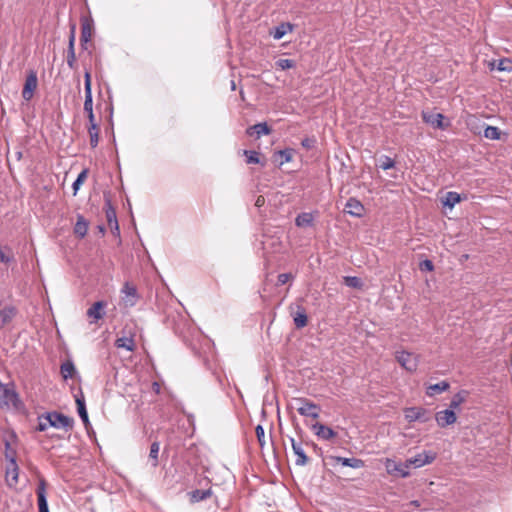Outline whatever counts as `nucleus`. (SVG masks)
<instances>
[{
  "label": "nucleus",
  "mask_w": 512,
  "mask_h": 512,
  "mask_svg": "<svg viewBox=\"0 0 512 512\" xmlns=\"http://www.w3.org/2000/svg\"><path fill=\"white\" fill-rule=\"evenodd\" d=\"M87 116H88V120H89V125L97 124V123L95 122V116H94V113L87 114Z\"/></svg>",
  "instance_id": "nucleus-55"
},
{
  "label": "nucleus",
  "mask_w": 512,
  "mask_h": 512,
  "mask_svg": "<svg viewBox=\"0 0 512 512\" xmlns=\"http://www.w3.org/2000/svg\"><path fill=\"white\" fill-rule=\"evenodd\" d=\"M385 467L388 473H397L401 477L406 478L410 475L408 461L405 463H399L392 459H387L385 462Z\"/></svg>",
  "instance_id": "nucleus-9"
},
{
  "label": "nucleus",
  "mask_w": 512,
  "mask_h": 512,
  "mask_svg": "<svg viewBox=\"0 0 512 512\" xmlns=\"http://www.w3.org/2000/svg\"><path fill=\"white\" fill-rule=\"evenodd\" d=\"M404 416L408 422H428L431 419V412L423 407H408L404 409Z\"/></svg>",
  "instance_id": "nucleus-4"
},
{
  "label": "nucleus",
  "mask_w": 512,
  "mask_h": 512,
  "mask_svg": "<svg viewBox=\"0 0 512 512\" xmlns=\"http://www.w3.org/2000/svg\"><path fill=\"white\" fill-rule=\"evenodd\" d=\"M84 111H85L87 114H91V113H93V98H92V92L85 93Z\"/></svg>",
  "instance_id": "nucleus-43"
},
{
  "label": "nucleus",
  "mask_w": 512,
  "mask_h": 512,
  "mask_svg": "<svg viewBox=\"0 0 512 512\" xmlns=\"http://www.w3.org/2000/svg\"><path fill=\"white\" fill-rule=\"evenodd\" d=\"M115 345L117 348H123L131 352L135 349V341L132 336H122L117 338Z\"/></svg>",
  "instance_id": "nucleus-29"
},
{
  "label": "nucleus",
  "mask_w": 512,
  "mask_h": 512,
  "mask_svg": "<svg viewBox=\"0 0 512 512\" xmlns=\"http://www.w3.org/2000/svg\"><path fill=\"white\" fill-rule=\"evenodd\" d=\"M337 463H340L342 466L351 467L354 469H359L364 467L365 463L362 459L359 458H345V457H334Z\"/></svg>",
  "instance_id": "nucleus-24"
},
{
  "label": "nucleus",
  "mask_w": 512,
  "mask_h": 512,
  "mask_svg": "<svg viewBox=\"0 0 512 512\" xmlns=\"http://www.w3.org/2000/svg\"><path fill=\"white\" fill-rule=\"evenodd\" d=\"M435 420L439 427L445 428L449 425H452L456 422L457 416L452 409H445L438 411L435 414Z\"/></svg>",
  "instance_id": "nucleus-11"
},
{
  "label": "nucleus",
  "mask_w": 512,
  "mask_h": 512,
  "mask_svg": "<svg viewBox=\"0 0 512 512\" xmlns=\"http://www.w3.org/2000/svg\"><path fill=\"white\" fill-rule=\"evenodd\" d=\"M87 173H88V171L86 169L82 170L79 173V175L76 178V180L73 182L72 188L74 190V195L77 193V191L80 188V186L82 185L83 181L86 179Z\"/></svg>",
  "instance_id": "nucleus-39"
},
{
  "label": "nucleus",
  "mask_w": 512,
  "mask_h": 512,
  "mask_svg": "<svg viewBox=\"0 0 512 512\" xmlns=\"http://www.w3.org/2000/svg\"><path fill=\"white\" fill-rule=\"evenodd\" d=\"M105 307L106 303L104 301H97L87 310L86 314L91 319L90 323H96L103 318Z\"/></svg>",
  "instance_id": "nucleus-14"
},
{
  "label": "nucleus",
  "mask_w": 512,
  "mask_h": 512,
  "mask_svg": "<svg viewBox=\"0 0 512 512\" xmlns=\"http://www.w3.org/2000/svg\"><path fill=\"white\" fill-rule=\"evenodd\" d=\"M104 209L109 227L112 230H115L117 233H119V224L116 216V211L112 206L111 200L107 197L105 198Z\"/></svg>",
  "instance_id": "nucleus-13"
},
{
  "label": "nucleus",
  "mask_w": 512,
  "mask_h": 512,
  "mask_svg": "<svg viewBox=\"0 0 512 512\" xmlns=\"http://www.w3.org/2000/svg\"><path fill=\"white\" fill-rule=\"evenodd\" d=\"M49 426L48 422H40L39 425H38V430L39 431H44L47 429V427Z\"/></svg>",
  "instance_id": "nucleus-54"
},
{
  "label": "nucleus",
  "mask_w": 512,
  "mask_h": 512,
  "mask_svg": "<svg viewBox=\"0 0 512 512\" xmlns=\"http://www.w3.org/2000/svg\"><path fill=\"white\" fill-rule=\"evenodd\" d=\"M295 401L300 404L297 408L301 416L317 419L320 415V406L311 402L307 398H296Z\"/></svg>",
  "instance_id": "nucleus-3"
},
{
  "label": "nucleus",
  "mask_w": 512,
  "mask_h": 512,
  "mask_svg": "<svg viewBox=\"0 0 512 512\" xmlns=\"http://www.w3.org/2000/svg\"><path fill=\"white\" fill-rule=\"evenodd\" d=\"M312 430L318 438L323 440H330L336 436L332 428L318 422L312 425Z\"/></svg>",
  "instance_id": "nucleus-18"
},
{
  "label": "nucleus",
  "mask_w": 512,
  "mask_h": 512,
  "mask_svg": "<svg viewBox=\"0 0 512 512\" xmlns=\"http://www.w3.org/2000/svg\"><path fill=\"white\" fill-rule=\"evenodd\" d=\"M88 133L90 136V145L92 148H95L99 142V127L97 124L88 126Z\"/></svg>",
  "instance_id": "nucleus-34"
},
{
  "label": "nucleus",
  "mask_w": 512,
  "mask_h": 512,
  "mask_svg": "<svg viewBox=\"0 0 512 512\" xmlns=\"http://www.w3.org/2000/svg\"><path fill=\"white\" fill-rule=\"evenodd\" d=\"M409 505L414 506V507H419V506H420V503H419V501H417V500H413V501H411V502L409 503Z\"/></svg>",
  "instance_id": "nucleus-56"
},
{
  "label": "nucleus",
  "mask_w": 512,
  "mask_h": 512,
  "mask_svg": "<svg viewBox=\"0 0 512 512\" xmlns=\"http://www.w3.org/2000/svg\"><path fill=\"white\" fill-rule=\"evenodd\" d=\"M49 426L54 428H64L66 430H70L73 428L74 420L64 414L58 412H50L47 413L45 417Z\"/></svg>",
  "instance_id": "nucleus-2"
},
{
  "label": "nucleus",
  "mask_w": 512,
  "mask_h": 512,
  "mask_svg": "<svg viewBox=\"0 0 512 512\" xmlns=\"http://www.w3.org/2000/svg\"><path fill=\"white\" fill-rule=\"evenodd\" d=\"M5 448H6V453H5V457L7 460L10 461V457L11 456H14L15 457V452L11 449V446H10V443L9 442H6L5 443Z\"/></svg>",
  "instance_id": "nucleus-52"
},
{
  "label": "nucleus",
  "mask_w": 512,
  "mask_h": 512,
  "mask_svg": "<svg viewBox=\"0 0 512 512\" xmlns=\"http://www.w3.org/2000/svg\"><path fill=\"white\" fill-rule=\"evenodd\" d=\"M20 404L21 401L14 388V384H4L0 381V407L18 408Z\"/></svg>",
  "instance_id": "nucleus-1"
},
{
  "label": "nucleus",
  "mask_w": 512,
  "mask_h": 512,
  "mask_svg": "<svg viewBox=\"0 0 512 512\" xmlns=\"http://www.w3.org/2000/svg\"><path fill=\"white\" fill-rule=\"evenodd\" d=\"M294 150L291 148H286L283 150H279L277 154L281 157L280 165L284 163L290 162L293 157Z\"/></svg>",
  "instance_id": "nucleus-38"
},
{
  "label": "nucleus",
  "mask_w": 512,
  "mask_h": 512,
  "mask_svg": "<svg viewBox=\"0 0 512 512\" xmlns=\"http://www.w3.org/2000/svg\"><path fill=\"white\" fill-rule=\"evenodd\" d=\"M290 442H291L292 450L297 457L295 460V465L305 466L308 463L309 459L302 447V444L299 442H296V440L292 437H290Z\"/></svg>",
  "instance_id": "nucleus-15"
},
{
  "label": "nucleus",
  "mask_w": 512,
  "mask_h": 512,
  "mask_svg": "<svg viewBox=\"0 0 512 512\" xmlns=\"http://www.w3.org/2000/svg\"><path fill=\"white\" fill-rule=\"evenodd\" d=\"M14 260V255L9 247L0 248V261L2 263H10Z\"/></svg>",
  "instance_id": "nucleus-36"
},
{
  "label": "nucleus",
  "mask_w": 512,
  "mask_h": 512,
  "mask_svg": "<svg viewBox=\"0 0 512 512\" xmlns=\"http://www.w3.org/2000/svg\"><path fill=\"white\" fill-rule=\"evenodd\" d=\"M423 121L431 125L433 128L445 130L449 126V122H444V115L441 113L422 112Z\"/></svg>",
  "instance_id": "nucleus-6"
},
{
  "label": "nucleus",
  "mask_w": 512,
  "mask_h": 512,
  "mask_svg": "<svg viewBox=\"0 0 512 512\" xmlns=\"http://www.w3.org/2000/svg\"><path fill=\"white\" fill-rule=\"evenodd\" d=\"M37 83V75L34 71H31L26 78L24 88L22 91V97L26 101H29L33 97L34 91L37 88Z\"/></svg>",
  "instance_id": "nucleus-12"
},
{
  "label": "nucleus",
  "mask_w": 512,
  "mask_h": 512,
  "mask_svg": "<svg viewBox=\"0 0 512 512\" xmlns=\"http://www.w3.org/2000/svg\"><path fill=\"white\" fill-rule=\"evenodd\" d=\"M153 386H157V391H159V385L157 384V382H154Z\"/></svg>",
  "instance_id": "nucleus-58"
},
{
  "label": "nucleus",
  "mask_w": 512,
  "mask_h": 512,
  "mask_svg": "<svg viewBox=\"0 0 512 512\" xmlns=\"http://www.w3.org/2000/svg\"><path fill=\"white\" fill-rule=\"evenodd\" d=\"M45 487H46L45 481L43 479L40 480L39 485L36 490L37 498H38L39 512H49Z\"/></svg>",
  "instance_id": "nucleus-19"
},
{
  "label": "nucleus",
  "mask_w": 512,
  "mask_h": 512,
  "mask_svg": "<svg viewBox=\"0 0 512 512\" xmlns=\"http://www.w3.org/2000/svg\"><path fill=\"white\" fill-rule=\"evenodd\" d=\"M419 267H420L421 271H429L430 272V271H433V269H434V265H433L432 261L428 260V259L421 261Z\"/></svg>",
  "instance_id": "nucleus-48"
},
{
  "label": "nucleus",
  "mask_w": 512,
  "mask_h": 512,
  "mask_svg": "<svg viewBox=\"0 0 512 512\" xmlns=\"http://www.w3.org/2000/svg\"><path fill=\"white\" fill-rule=\"evenodd\" d=\"M84 90H85V93L92 92L91 75H90V72H88V71H86L84 74Z\"/></svg>",
  "instance_id": "nucleus-47"
},
{
  "label": "nucleus",
  "mask_w": 512,
  "mask_h": 512,
  "mask_svg": "<svg viewBox=\"0 0 512 512\" xmlns=\"http://www.w3.org/2000/svg\"><path fill=\"white\" fill-rule=\"evenodd\" d=\"M450 387L449 383L447 381H441L436 384L429 385L426 389V394L429 397H433L436 394L442 393L446 390H448Z\"/></svg>",
  "instance_id": "nucleus-28"
},
{
  "label": "nucleus",
  "mask_w": 512,
  "mask_h": 512,
  "mask_svg": "<svg viewBox=\"0 0 512 512\" xmlns=\"http://www.w3.org/2000/svg\"><path fill=\"white\" fill-rule=\"evenodd\" d=\"M160 444L155 441L150 446L149 452V461L151 462L152 467L158 466V456H159Z\"/></svg>",
  "instance_id": "nucleus-33"
},
{
  "label": "nucleus",
  "mask_w": 512,
  "mask_h": 512,
  "mask_svg": "<svg viewBox=\"0 0 512 512\" xmlns=\"http://www.w3.org/2000/svg\"><path fill=\"white\" fill-rule=\"evenodd\" d=\"M60 373L64 380L73 378L77 374L74 363L71 360L63 362L60 366Z\"/></svg>",
  "instance_id": "nucleus-26"
},
{
  "label": "nucleus",
  "mask_w": 512,
  "mask_h": 512,
  "mask_svg": "<svg viewBox=\"0 0 512 512\" xmlns=\"http://www.w3.org/2000/svg\"><path fill=\"white\" fill-rule=\"evenodd\" d=\"M293 30V25L289 22H283L271 30L270 34L275 40L282 39L287 33Z\"/></svg>",
  "instance_id": "nucleus-22"
},
{
  "label": "nucleus",
  "mask_w": 512,
  "mask_h": 512,
  "mask_svg": "<svg viewBox=\"0 0 512 512\" xmlns=\"http://www.w3.org/2000/svg\"><path fill=\"white\" fill-rule=\"evenodd\" d=\"M257 440L261 447L265 444V431L261 425H258L255 429Z\"/></svg>",
  "instance_id": "nucleus-46"
},
{
  "label": "nucleus",
  "mask_w": 512,
  "mask_h": 512,
  "mask_svg": "<svg viewBox=\"0 0 512 512\" xmlns=\"http://www.w3.org/2000/svg\"><path fill=\"white\" fill-rule=\"evenodd\" d=\"M461 201L460 194L454 191H449L446 193L442 203L444 206L449 208H453L457 203Z\"/></svg>",
  "instance_id": "nucleus-32"
},
{
  "label": "nucleus",
  "mask_w": 512,
  "mask_h": 512,
  "mask_svg": "<svg viewBox=\"0 0 512 512\" xmlns=\"http://www.w3.org/2000/svg\"><path fill=\"white\" fill-rule=\"evenodd\" d=\"M314 215L310 212H303L297 215L295 218V225L300 228H306L313 226Z\"/></svg>",
  "instance_id": "nucleus-23"
},
{
  "label": "nucleus",
  "mask_w": 512,
  "mask_h": 512,
  "mask_svg": "<svg viewBox=\"0 0 512 512\" xmlns=\"http://www.w3.org/2000/svg\"><path fill=\"white\" fill-rule=\"evenodd\" d=\"M315 143V140L312 139V138H304L302 141H301V145L306 148V149H310L313 147Z\"/></svg>",
  "instance_id": "nucleus-51"
},
{
  "label": "nucleus",
  "mask_w": 512,
  "mask_h": 512,
  "mask_svg": "<svg viewBox=\"0 0 512 512\" xmlns=\"http://www.w3.org/2000/svg\"><path fill=\"white\" fill-rule=\"evenodd\" d=\"M18 465L14 456L10 457V463L7 467L6 476H7V484L10 487L15 486L18 483Z\"/></svg>",
  "instance_id": "nucleus-16"
},
{
  "label": "nucleus",
  "mask_w": 512,
  "mask_h": 512,
  "mask_svg": "<svg viewBox=\"0 0 512 512\" xmlns=\"http://www.w3.org/2000/svg\"><path fill=\"white\" fill-rule=\"evenodd\" d=\"M88 232V222L85 220L84 216L78 215L77 221L74 226V233L79 236L80 238H83L86 236Z\"/></svg>",
  "instance_id": "nucleus-27"
},
{
  "label": "nucleus",
  "mask_w": 512,
  "mask_h": 512,
  "mask_svg": "<svg viewBox=\"0 0 512 512\" xmlns=\"http://www.w3.org/2000/svg\"><path fill=\"white\" fill-rule=\"evenodd\" d=\"M501 135V131L498 127L495 126H487L484 129V137L491 140H499Z\"/></svg>",
  "instance_id": "nucleus-35"
},
{
  "label": "nucleus",
  "mask_w": 512,
  "mask_h": 512,
  "mask_svg": "<svg viewBox=\"0 0 512 512\" xmlns=\"http://www.w3.org/2000/svg\"><path fill=\"white\" fill-rule=\"evenodd\" d=\"M396 360L407 371L413 372L417 369V359L407 351L396 352Z\"/></svg>",
  "instance_id": "nucleus-8"
},
{
  "label": "nucleus",
  "mask_w": 512,
  "mask_h": 512,
  "mask_svg": "<svg viewBox=\"0 0 512 512\" xmlns=\"http://www.w3.org/2000/svg\"><path fill=\"white\" fill-rule=\"evenodd\" d=\"M75 402L77 404L79 417L83 421L84 425L87 427L89 424V418L86 410L85 398L82 391L75 395Z\"/></svg>",
  "instance_id": "nucleus-20"
},
{
  "label": "nucleus",
  "mask_w": 512,
  "mask_h": 512,
  "mask_svg": "<svg viewBox=\"0 0 512 512\" xmlns=\"http://www.w3.org/2000/svg\"><path fill=\"white\" fill-rule=\"evenodd\" d=\"M436 459V453L432 451H423L416 456L407 459L409 467L420 468L432 463Z\"/></svg>",
  "instance_id": "nucleus-7"
},
{
  "label": "nucleus",
  "mask_w": 512,
  "mask_h": 512,
  "mask_svg": "<svg viewBox=\"0 0 512 512\" xmlns=\"http://www.w3.org/2000/svg\"><path fill=\"white\" fill-rule=\"evenodd\" d=\"M16 315V309L13 306L5 307L0 311V329L4 328Z\"/></svg>",
  "instance_id": "nucleus-25"
},
{
  "label": "nucleus",
  "mask_w": 512,
  "mask_h": 512,
  "mask_svg": "<svg viewBox=\"0 0 512 512\" xmlns=\"http://www.w3.org/2000/svg\"><path fill=\"white\" fill-rule=\"evenodd\" d=\"M211 494H212L211 489H205V490L196 489L189 493L190 501L192 503H197V502H200V501H203V500L209 498L211 496Z\"/></svg>",
  "instance_id": "nucleus-30"
},
{
  "label": "nucleus",
  "mask_w": 512,
  "mask_h": 512,
  "mask_svg": "<svg viewBox=\"0 0 512 512\" xmlns=\"http://www.w3.org/2000/svg\"><path fill=\"white\" fill-rule=\"evenodd\" d=\"M264 203H265V199H264V197H263V196H259V197L256 199L255 205H256L257 207H261V206H263V205H264Z\"/></svg>",
  "instance_id": "nucleus-53"
},
{
  "label": "nucleus",
  "mask_w": 512,
  "mask_h": 512,
  "mask_svg": "<svg viewBox=\"0 0 512 512\" xmlns=\"http://www.w3.org/2000/svg\"><path fill=\"white\" fill-rule=\"evenodd\" d=\"M76 62L75 46L68 45L67 49V65L73 69Z\"/></svg>",
  "instance_id": "nucleus-42"
},
{
  "label": "nucleus",
  "mask_w": 512,
  "mask_h": 512,
  "mask_svg": "<svg viewBox=\"0 0 512 512\" xmlns=\"http://www.w3.org/2000/svg\"><path fill=\"white\" fill-rule=\"evenodd\" d=\"M232 89H235V83L232 81Z\"/></svg>",
  "instance_id": "nucleus-59"
},
{
  "label": "nucleus",
  "mask_w": 512,
  "mask_h": 512,
  "mask_svg": "<svg viewBox=\"0 0 512 512\" xmlns=\"http://www.w3.org/2000/svg\"><path fill=\"white\" fill-rule=\"evenodd\" d=\"M345 284L352 288H360L362 283L358 277H345Z\"/></svg>",
  "instance_id": "nucleus-45"
},
{
  "label": "nucleus",
  "mask_w": 512,
  "mask_h": 512,
  "mask_svg": "<svg viewBox=\"0 0 512 512\" xmlns=\"http://www.w3.org/2000/svg\"><path fill=\"white\" fill-rule=\"evenodd\" d=\"M93 20L87 17L81 18V47L87 49V44L92 38Z\"/></svg>",
  "instance_id": "nucleus-10"
},
{
  "label": "nucleus",
  "mask_w": 512,
  "mask_h": 512,
  "mask_svg": "<svg viewBox=\"0 0 512 512\" xmlns=\"http://www.w3.org/2000/svg\"><path fill=\"white\" fill-rule=\"evenodd\" d=\"M498 69L501 70V71L507 70V67H504L503 61L500 62L499 66H498Z\"/></svg>",
  "instance_id": "nucleus-57"
},
{
  "label": "nucleus",
  "mask_w": 512,
  "mask_h": 512,
  "mask_svg": "<svg viewBox=\"0 0 512 512\" xmlns=\"http://www.w3.org/2000/svg\"><path fill=\"white\" fill-rule=\"evenodd\" d=\"M296 65L295 61L292 59H279L276 61V66L281 70H287L294 68Z\"/></svg>",
  "instance_id": "nucleus-40"
},
{
  "label": "nucleus",
  "mask_w": 512,
  "mask_h": 512,
  "mask_svg": "<svg viewBox=\"0 0 512 512\" xmlns=\"http://www.w3.org/2000/svg\"><path fill=\"white\" fill-rule=\"evenodd\" d=\"M467 396H468V392L465 390H462V391H459L458 393H456L452 397L448 409H452L455 412V410L458 409L459 406L466 401Z\"/></svg>",
  "instance_id": "nucleus-31"
},
{
  "label": "nucleus",
  "mask_w": 512,
  "mask_h": 512,
  "mask_svg": "<svg viewBox=\"0 0 512 512\" xmlns=\"http://www.w3.org/2000/svg\"><path fill=\"white\" fill-rule=\"evenodd\" d=\"M307 320V315L304 312H300L294 317V324L297 328H302L306 326Z\"/></svg>",
  "instance_id": "nucleus-44"
},
{
  "label": "nucleus",
  "mask_w": 512,
  "mask_h": 512,
  "mask_svg": "<svg viewBox=\"0 0 512 512\" xmlns=\"http://www.w3.org/2000/svg\"><path fill=\"white\" fill-rule=\"evenodd\" d=\"M345 211L352 216L362 217L364 213V206L356 198H349L345 205Z\"/></svg>",
  "instance_id": "nucleus-17"
},
{
  "label": "nucleus",
  "mask_w": 512,
  "mask_h": 512,
  "mask_svg": "<svg viewBox=\"0 0 512 512\" xmlns=\"http://www.w3.org/2000/svg\"><path fill=\"white\" fill-rule=\"evenodd\" d=\"M123 296H122V302L125 307H133L136 305L139 295L137 292V289L135 285L126 282L121 290Z\"/></svg>",
  "instance_id": "nucleus-5"
},
{
  "label": "nucleus",
  "mask_w": 512,
  "mask_h": 512,
  "mask_svg": "<svg viewBox=\"0 0 512 512\" xmlns=\"http://www.w3.org/2000/svg\"><path fill=\"white\" fill-rule=\"evenodd\" d=\"M292 278V274L290 273H282L278 275V284L284 285Z\"/></svg>",
  "instance_id": "nucleus-49"
},
{
  "label": "nucleus",
  "mask_w": 512,
  "mask_h": 512,
  "mask_svg": "<svg viewBox=\"0 0 512 512\" xmlns=\"http://www.w3.org/2000/svg\"><path fill=\"white\" fill-rule=\"evenodd\" d=\"M270 132H271V129L268 127L267 123H265V122L257 123L253 126H250L246 130L247 135L253 136L255 134L256 138H260L263 135H268V134H270Z\"/></svg>",
  "instance_id": "nucleus-21"
},
{
  "label": "nucleus",
  "mask_w": 512,
  "mask_h": 512,
  "mask_svg": "<svg viewBox=\"0 0 512 512\" xmlns=\"http://www.w3.org/2000/svg\"><path fill=\"white\" fill-rule=\"evenodd\" d=\"M243 154L246 156V162L248 164L261 163L258 152L252 150H243Z\"/></svg>",
  "instance_id": "nucleus-37"
},
{
  "label": "nucleus",
  "mask_w": 512,
  "mask_h": 512,
  "mask_svg": "<svg viewBox=\"0 0 512 512\" xmlns=\"http://www.w3.org/2000/svg\"><path fill=\"white\" fill-rule=\"evenodd\" d=\"M395 166V161L390 158L389 156H382L380 158V163H379V167L383 170H388V169H391Z\"/></svg>",
  "instance_id": "nucleus-41"
},
{
  "label": "nucleus",
  "mask_w": 512,
  "mask_h": 512,
  "mask_svg": "<svg viewBox=\"0 0 512 512\" xmlns=\"http://www.w3.org/2000/svg\"><path fill=\"white\" fill-rule=\"evenodd\" d=\"M75 32H76V25L73 24L70 29V35H69V43L68 45L75 46Z\"/></svg>",
  "instance_id": "nucleus-50"
}]
</instances>
